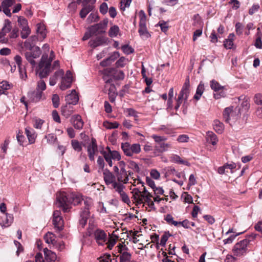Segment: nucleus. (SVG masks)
Here are the masks:
<instances>
[{
  "instance_id": "obj_1",
  "label": "nucleus",
  "mask_w": 262,
  "mask_h": 262,
  "mask_svg": "<svg viewBox=\"0 0 262 262\" xmlns=\"http://www.w3.org/2000/svg\"><path fill=\"white\" fill-rule=\"evenodd\" d=\"M83 199L80 194L71 193L67 194L64 192H60L57 193L56 204L62 208L64 212H68L70 210V205H77L81 203Z\"/></svg>"
},
{
  "instance_id": "obj_2",
  "label": "nucleus",
  "mask_w": 262,
  "mask_h": 262,
  "mask_svg": "<svg viewBox=\"0 0 262 262\" xmlns=\"http://www.w3.org/2000/svg\"><path fill=\"white\" fill-rule=\"evenodd\" d=\"M54 55L53 51H51L50 57L47 53H44L41 56L40 62L36 69V74L40 79L47 77L51 72V62L53 61Z\"/></svg>"
},
{
  "instance_id": "obj_3",
  "label": "nucleus",
  "mask_w": 262,
  "mask_h": 262,
  "mask_svg": "<svg viewBox=\"0 0 262 262\" xmlns=\"http://www.w3.org/2000/svg\"><path fill=\"white\" fill-rule=\"evenodd\" d=\"M19 30L17 27L12 28L11 22L8 19L4 20V25L0 32V41L7 43L9 39L18 36Z\"/></svg>"
},
{
  "instance_id": "obj_4",
  "label": "nucleus",
  "mask_w": 262,
  "mask_h": 262,
  "mask_svg": "<svg viewBox=\"0 0 262 262\" xmlns=\"http://www.w3.org/2000/svg\"><path fill=\"white\" fill-rule=\"evenodd\" d=\"M151 137L156 142L154 146V156H158L160 155V154L167 151L168 149L171 148L170 144L165 143V141L167 140V138L165 136H158L154 134L151 136Z\"/></svg>"
},
{
  "instance_id": "obj_5",
  "label": "nucleus",
  "mask_w": 262,
  "mask_h": 262,
  "mask_svg": "<svg viewBox=\"0 0 262 262\" xmlns=\"http://www.w3.org/2000/svg\"><path fill=\"white\" fill-rule=\"evenodd\" d=\"M82 201L83 202L84 206L80 212L79 224L83 228L86 224L87 220L90 216V210L93 203L92 199L90 198H83Z\"/></svg>"
},
{
  "instance_id": "obj_6",
  "label": "nucleus",
  "mask_w": 262,
  "mask_h": 262,
  "mask_svg": "<svg viewBox=\"0 0 262 262\" xmlns=\"http://www.w3.org/2000/svg\"><path fill=\"white\" fill-rule=\"evenodd\" d=\"M103 179L105 184L111 189H115L122 184L116 180V176L110 170L105 169L103 173Z\"/></svg>"
},
{
  "instance_id": "obj_7",
  "label": "nucleus",
  "mask_w": 262,
  "mask_h": 262,
  "mask_svg": "<svg viewBox=\"0 0 262 262\" xmlns=\"http://www.w3.org/2000/svg\"><path fill=\"white\" fill-rule=\"evenodd\" d=\"M123 244H119L116 247L118 253L116 257L119 258V262H130L132 255L128 252V247Z\"/></svg>"
},
{
  "instance_id": "obj_8",
  "label": "nucleus",
  "mask_w": 262,
  "mask_h": 262,
  "mask_svg": "<svg viewBox=\"0 0 262 262\" xmlns=\"http://www.w3.org/2000/svg\"><path fill=\"white\" fill-rule=\"evenodd\" d=\"M139 15L140 16L139 28L138 32L139 35L143 38H148L150 36V34L148 31L146 27V16L143 10H141Z\"/></svg>"
},
{
  "instance_id": "obj_9",
  "label": "nucleus",
  "mask_w": 262,
  "mask_h": 262,
  "mask_svg": "<svg viewBox=\"0 0 262 262\" xmlns=\"http://www.w3.org/2000/svg\"><path fill=\"white\" fill-rule=\"evenodd\" d=\"M121 148L124 154L128 157H132L134 154H138L141 151L140 145L138 143L130 144L128 142L122 143Z\"/></svg>"
},
{
  "instance_id": "obj_10",
  "label": "nucleus",
  "mask_w": 262,
  "mask_h": 262,
  "mask_svg": "<svg viewBox=\"0 0 262 262\" xmlns=\"http://www.w3.org/2000/svg\"><path fill=\"white\" fill-rule=\"evenodd\" d=\"M119 167L120 171L117 173L116 177L118 182H120L123 185L128 183L129 178L127 174L126 164L123 161L119 162Z\"/></svg>"
},
{
  "instance_id": "obj_11",
  "label": "nucleus",
  "mask_w": 262,
  "mask_h": 262,
  "mask_svg": "<svg viewBox=\"0 0 262 262\" xmlns=\"http://www.w3.org/2000/svg\"><path fill=\"white\" fill-rule=\"evenodd\" d=\"M189 78L188 76L186 79V81L183 85L182 90L180 92L177 100V104L174 107L176 110H178L180 107L181 103H182L183 99L184 98L185 99L187 98L188 94L189 93Z\"/></svg>"
},
{
  "instance_id": "obj_12",
  "label": "nucleus",
  "mask_w": 262,
  "mask_h": 262,
  "mask_svg": "<svg viewBox=\"0 0 262 262\" xmlns=\"http://www.w3.org/2000/svg\"><path fill=\"white\" fill-rule=\"evenodd\" d=\"M108 23V19L105 18L99 23L89 27L88 30L93 35L103 34L105 32Z\"/></svg>"
},
{
  "instance_id": "obj_13",
  "label": "nucleus",
  "mask_w": 262,
  "mask_h": 262,
  "mask_svg": "<svg viewBox=\"0 0 262 262\" xmlns=\"http://www.w3.org/2000/svg\"><path fill=\"white\" fill-rule=\"evenodd\" d=\"M88 233L89 236L93 234L96 243L99 245H103L107 241L106 233L101 229H96L93 233L92 230L89 228Z\"/></svg>"
},
{
  "instance_id": "obj_14",
  "label": "nucleus",
  "mask_w": 262,
  "mask_h": 262,
  "mask_svg": "<svg viewBox=\"0 0 262 262\" xmlns=\"http://www.w3.org/2000/svg\"><path fill=\"white\" fill-rule=\"evenodd\" d=\"M249 242L248 239H245L236 243L232 250L234 255L240 256L245 254L247 250V247Z\"/></svg>"
},
{
  "instance_id": "obj_15",
  "label": "nucleus",
  "mask_w": 262,
  "mask_h": 262,
  "mask_svg": "<svg viewBox=\"0 0 262 262\" xmlns=\"http://www.w3.org/2000/svg\"><path fill=\"white\" fill-rule=\"evenodd\" d=\"M41 53L40 49L37 46H35L33 50L30 51L26 52L25 54L26 59L32 66L36 65V62L34 59L38 58Z\"/></svg>"
},
{
  "instance_id": "obj_16",
  "label": "nucleus",
  "mask_w": 262,
  "mask_h": 262,
  "mask_svg": "<svg viewBox=\"0 0 262 262\" xmlns=\"http://www.w3.org/2000/svg\"><path fill=\"white\" fill-rule=\"evenodd\" d=\"M17 21L19 27L21 29V37L23 39L27 38L31 33V30L28 25V20L23 16H19Z\"/></svg>"
},
{
  "instance_id": "obj_17",
  "label": "nucleus",
  "mask_w": 262,
  "mask_h": 262,
  "mask_svg": "<svg viewBox=\"0 0 262 262\" xmlns=\"http://www.w3.org/2000/svg\"><path fill=\"white\" fill-rule=\"evenodd\" d=\"M103 74L105 76H112L117 80H123L125 76L123 71L118 70L115 68H109L104 69Z\"/></svg>"
},
{
  "instance_id": "obj_18",
  "label": "nucleus",
  "mask_w": 262,
  "mask_h": 262,
  "mask_svg": "<svg viewBox=\"0 0 262 262\" xmlns=\"http://www.w3.org/2000/svg\"><path fill=\"white\" fill-rule=\"evenodd\" d=\"M210 86L212 90L215 91L214 97L216 99L224 97L225 96V93L222 90L224 87L221 86L217 81L212 80L210 82Z\"/></svg>"
},
{
  "instance_id": "obj_19",
  "label": "nucleus",
  "mask_w": 262,
  "mask_h": 262,
  "mask_svg": "<svg viewBox=\"0 0 262 262\" xmlns=\"http://www.w3.org/2000/svg\"><path fill=\"white\" fill-rule=\"evenodd\" d=\"M73 81L72 73L70 70L67 71L66 75L62 78L60 89L62 90L70 88Z\"/></svg>"
},
{
  "instance_id": "obj_20",
  "label": "nucleus",
  "mask_w": 262,
  "mask_h": 262,
  "mask_svg": "<svg viewBox=\"0 0 262 262\" xmlns=\"http://www.w3.org/2000/svg\"><path fill=\"white\" fill-rule=\"evenodd\" d=\"M42 95L43 92L40 91L36 90L29 92L28 93L29 101L31 102H38L42 99Z\"/></svg>"
},
{
  "instance_id": "obj_21",
  "label": "nucleus",
  "mask_w": 262,
  "mask_h": 262,
  "mask_svg": "<svg viewBox=\"0 0 262 262\" xmlns=\"http://www.w3.org/2000/svg\"><path fill=\"white\" fill-rule=\"evenodd\" d=\"M98 150L97 145L95 139L92 138L91 143L88 146V152L91 161L94 160V155Z\"/></svg>"
},
{
  "instance_id": "obj_22",
  "label": "nucleus",
  "mask_w": 262,
  "mask_h": 262,
  "mask_svg": "<svg viewBox=\"0 0 262 262\" xmlns=\"http://www.w3.org/2000/svg\"><path fill=\"white\" fill-rule=\"evenodd\" d=\"M125 188V186L124 185L121 184L120 186L115 189V190L120 194L122 201L129 205V204L130 203V201L127 194L123 191L124 189Z\"/></svg>"
},
{
  "instance_id": "obj_23",
  "label": "nucleus",
  "mask_w": 262,
  "mask_h": 262,
  "mask_svg": "<svg viewBox=\"0 0 262 262\" xmlns=\"http://www.w3.org/2000/svg\"><path fill=\"white\" fill-rule=\"evenodd\" d=\"M107 40V38L104 36H98L95 39L91 40L89 43L91 47L96 48L106 43Z\"/></svg>"
},
{
  "instance_id": "obj_24",
  "label": "nucleus",
  "mask_w": 262,
  "mask_h": 262,
  "mask_svg": "<svg viewBox=\"0 0 262 262\" xmlns=\"http://www.w3.org/2000/svg\"><path fill=\"white\" fill-rule=\"evenodd\" d=\"M66 100L68 104L75 105L79 100V97L75 90H72L71 94L66 96Z\"/></svg>"
},
{
  "instance_id": "obj_25",
  "label": "nucleus",
  "mask_w": 262,
  "mask_h": 262,
  "mask_svg": "<svg viewBox=\"0 0 262 262\" xmlns=\"http://www.w3.org/2000/svg\"><path fill=\"white\" fill-rule=\"evenodd\" d=\"M71 122L73 124L75 128L80 129L83 126V122L82 121L80 115H75L71 117Z\"/></svg>"
},
{
  "instance_id": "obj_26",
  "label": "nucleus",
  "mask_w": 262,
  "mask_h": 262,
  "mask_svg": "<svg viewBox=\"0 0 262 262\" xmlns=\"http://www.w3.org/2000/svg\"><path fill=\"white\" fill-rule=\"evenodd\" d=\"M38 40V37L36 35H32L24 42L25 47L29 50H32L34 48V44Z\"/></svg>"
},
{
  "instance_id": "obj_27",
  "label": "nucleus",
  "mask_w": 262,
  "mask_h": 262,
  "mask_svg": "<svg viewBox=\"0 0 262 262\" xmlns=\"http://www.w3.org/2000/svg\"><path fill=\"white\" fill-rule=\"evenodd\" d=\"M61 114L66 118L69 117L73 113V107L70 104H67L64 106L61 107Z\"/></svg>"
},
{
  "instance_id": "obj_28",
  "label": "nucleus",
  "mask_w": 262,
  "mask_h": 262,
  "mask_svg": "<svg viewBox=\"0 0 262 262\" xmlns=\"http://www.w3.org/2000/svg\"><path fill=\"white\" fill-rule=\"evenodd\" d=\"M206 139L208 143H211L213 145H216L218 141L217 136L212 132H208L207 133Z\"/></svg>"
},
{
  "instance_id": "obj_29",
  "label": "nucleus",
  "mask_w": 262,
  "mask_h": 262,
  "mask_svg": "<svg viewBox=\"0 0 262 262\" xmlns=\"http://www.w3.org/2000/svg\"><path fill=\"white\" fill-rule=\"evenodd\" d=\"M45 258L49 262L54 261L56 259V254L55 253L48 250L47 248L43 250Z\"/></svg>"
},
{
  "instance_id": "obj_30",
  "label": "nucleus",
  "mask_w": 262,
  "mask_h": 262,
  "mask_svg": "<svg viewBox=\"0 0 262 262\" xmlns=\"http://www.w3.org/2000/svg\"><path fill=\"white\" fill-rule=\"evenodd\" d=\"M52 222L57 231L59 232L63 229V221L62 217L53 219Z\"/></svg>"
},
{
  "instance_id": "obj_31",
  "label": "nucleus",
  "mask_w": 262,
  "mask_h": 262,
  "mask_svg": "<svg viewBox=\"0 0 262 262\" xmlns=\"http://www.w3.org/2000/svg\"><path fill=\"white\" fill-rule=\"evenodd\" d=\"M133 193V198L137 204L143 203V200L140 198L141 191L139 188H135L132 192Z\"/></svg>"
},
{
  "instance_id": "obj_32",
  "label": "nucleus",
  "mask_w": 262,
  "mask_h": 262,
  "mask_svg": "<svg viewBox=\"0 0 262 262\" xmlns=\"http://www.w3.org/2000/svg\"><path fill=\"white\" fill-rule=\"evenodd\" d=\"M25 132L28 137L29 142L31 144L33 143L35 141V135L33 129L30 128H26Z\"/></svg>"
},
{
  "instance_id": "obj_33",
  "label": "nucleus",
  "mask_w": 262,
  "mask_h": 262,
  "mask_svg": "<svg viewBox=\"0 0 262 262\" xmlns=\"http://www.w3.org/2000/svg\"><path fill=\"white\" fill-rule=\"evenodd\" d=\"M213 128L215 132L219 134H221L224 129V125L223 123L218 120H215L213 122Z\"/></svg>"
},
{
  "instance_id": "obj_34",
  "label": "nucleus",
  "mask_w": 262,
  "mask_h": 262,
  "mask_svg": "<svg viewBox=\"0 0 262 262\" xmlns=\"http://www.w3.org/2000/svg\"><path fill=\"white\" fill-rule=\"evenodd\" d=\"M55 235L50 232H48L44 236V239L46 241V242L48 244H52V245H53L54 243H55Z\"/></svg>"
},
{
  "instance_id": "obj_35",
  "label": "nucleus",
  "mask_w": 262,
  "mask_h": 262,
  "mask_svg": "<svg viewBox=\"0 0 262 262\" xmlns=\"http://www.w3.org/2000/svg\"><path fill=\"white\" fill-rule=\"evenodd\" d=\"M36 32L40 35L41 39H43L46 37V29L41 24H38L37 26Z\"/></svg>"
},
{
  "instance_id": "obj_36",
  "label": "nucleus",
  "mask_w": 262,
  "mask_h": 262,
  "mask_svg": "<svg viewBox=\"0 0 262 262\" xmlns=\"http://www.w3.org/2000/svg\"><path fill=\"white\" fill-rule=\"evenodd\" d=\"M233 107H226L223 112V117L225 122H228L230 120V116L233 114Z\"/></svg>"
},
{
  "instance_id": "obj_37",
  "label": "nucleus",
  "mask_w": 262,
  "mask_h": 262,
  "mask_svg": "<svg viewBox=\"0 0 262 262\" xmlns=\"http://www.w3.org/2000/svg\"><path fill=\"white\" fill-rule=\"evenodd\" d=\"M119 28L117 25L111 27L108 31V35L111 37H114L117 36L119 32Z\"/></svg>"
},
{
  "instance_id": "obj_38",
  "label": "nucleus",
  "mask_w": 262,
  "mask_h": 262,
  "mask_svg": "<svg viewBox=\"0 0 262 262\" xmlns=\"http://www.w3.org/2000/svg\"><path fill=\"white\" fill-rule=\"evenodd\" d=\"M234 36L233 34H230L229 36V38L226 39V40L224 41V47L226 49H231L232 46L233 45V42L232 40V38Z\"/></svg>"
},
{
  "instance_id": "obj_39",
  "label": "nucleus",
  "mask_w": 262,
  "mask_h": 262,
  "mask_svg": "<svg viewBox=\"0 0 262 262\" xmlns=\"http://www.w3.org/2000/svg\"><path fill=\"white\" fill-rule=\"evenodd\" d=\"M126 168L132 169L137 172H139L140 171V168L138 165L133 161H129L128 162V164L126 165Z\"/></svg>"
},
{
  "instance_id": "obj_40",
  "label": "nucleus",
  "mask_w": 262,
  "mask_h": 262,
  "mask_svg": "<svg viewBox=\"0 0 262 262\" xmlns=\"http://www.w3.org/2000/svg\"><path fill=\"white\" fill-rule=\"evenodd\" d=\"M103 126L107 129L117 128L119 126V123L117 122H110L108 121H104Z\"/></svg>"
},
{
  "instance_id": "obj_41",
  "label": "nucleus",
  "mask_w": 262,
  "mask_h": 262,
  "mask_svg": "<svg viewBox=\"0 0 262 262\" xmlns=\"http://www.w3.org/2000/svg\"><path fill=\"white\" fill-rule=\"evenodd\" d=\"M258 31H260V28H257ZM257 35L258 37H257L255 43V46L258 49H262V41H261V33L260 32H258L257 33Z\"/></svg>"
},
{
  "instance_id": "obj_42",
  "label": "nucleus",
  "mask_w": 262,
  "mask_h": 262,
  "mask_svg": "<svg viewBox=\"0 0 262 262\" xmlns=\"http://www.w3.org/2000/svg\"><path fill=\"white\" fill-rule=\"evenodd\" d=\"M171 161L176 163H178L180 164H182L186 165H188L189 164V163L187 161L182 160L180 156L176 155H173L171 157Z\"/></svg>"
},
{
  "instance_id": "obj_43",
  "label": "nucleus",
  "mask_w": 262,
  "mask_h": 262,
  "mask_svg": "<svg viewBox=\"0 0 262 262\" xmlns=\"http://www.w3.org/2000/svg\"><path fill=\"white\" fill-rule=\"evenodd\" d=\"M109 149L110 156L113 158L114 160H117L118 161L121 159V156L119 152L116 150L111 151L108 147H107Z\"/></svg>"
},
{
  "instance_id": "obj_44",
  "label": "nucleus",
  "mask_w": 262,
  "mask_h": 262,
  "mask_svg": "<svg viewBox=\"0 0 262 262\" xmlns=\"http://www.w3.org/2000/svg\"><path fill=\"white\" fill-rule=\"evenodd\" d=\"M100 262H117L116 259H111V256L110 254H105L100 257Z\"/></svg>"
},
{
  "instance_id": "obj_45",
  "label": "nucleus",
  "mask_w": 262,
  "mask_h": 262,
  "mask_svg": "<svg viewBox=\"0 0 262 262\" xmlns=\"http://www.w3.org/2000/svg\"><path fill=\"white\" fill-rule=\"evenodd\" d=\"M123 52L126 55H129L134 52V50L128 45H124L121 47Z\"/></svg>"
},
{
  "instance_id": "obj_46",
  "label": "nucleus",
  "mask_w": 262,
  "mask_h": 262,
  "mask_svg": "<svg viewBox=\"0 0 262 262\" xmlns=\"http://www.w3.org/2000/svg\"><path fill=\"white\" fill-rule=\"evenodd\" d=\"M6 221L3 223V225L5 227H8L13 221V216L11 214L6 213Z\"/></svg>"
},
{
  "instance_id": "obj_47",
  "label": "nucleus",
  "mask_w": 262,
  "mask_h": 262,
  "mask_svg": "<svg viewBox=\"0 0 262 262\" xmlns=\"http://www.w3.org/2000/svg\"><path fill=\"white\" fill-rule=\"evenodd\" d=\"M58 250L62 251L65 248V244L63 241H55V243L53 245Z\"/></svg>"
},
{
  "instance_id": "obj_48",
  "label": "nucleus",
  "mask_w": 262,
  "mask_h": 262,
  "mask_svg": "<svg viewBox=\"0 0 262 262\" xmlns=\"http://www.w3.org/2000/svg\"><path fill=\"white\" fill-rule=\"evenodd\" d=\"M99 17L97 13H91L88 16L87 20L89 23L97 22Z\"/></svg>"
},
{
  "instance_id": "obj_49",
  "label": "nucleus",
  "mask_w": 262,
  "mask_h": 262,
  "mask_svg": "<svg viewBox=\"0 0 262 262\" xmlns=\"http://www.w3.org/2000/svg\"><path fill=\"white\" fill-rule=\"evenodd\" d=\"M53 106L57 108L59 105V97L57 94H53L52 97Z\"/></svg>"
},
{
  "instance_id": "obj_50",
  "label": "nucleus",
  "mask_w": 262,
  "mask_h": 262,
  "mask_svg": "<svg viewBox=\"0 0 262 262\" xmlns=\"http://www.w3.org/2000/svg\"><path fill=\"white\" fill-rule=\"evenodd\" d=\"M159 26L161 28V30L163 32H166L168 29V26L167 25V24L166 21L164 20H160L158 23V24L156 25Z\"/></svg>"
},
{
  "instance_id": "obj_51",
  "label": "nucleus",
  "mask_w": 262,
  "mask_h": 262,
  "mask_svg": "<svg viewBox=\"0 0 262 262\" xmlns=\"http://www.w3.org/2000/svg\"><path fill=\"white\" fill-rule=\"evenodd\" d=\"M72 146L73 149L77 151H80L82 150V147L79 142L77 140L72 141Z\"/></svg>"
},
{
  "instance_id": "obj_52",
  "label": "nucleus",
  "mask_w": 262,
  "mask_h": 262,
  "mask_svg": "<svg viewBox=\"0 0 262 262\" xmlns=\"http://www.w3.org/2000/svg\"><path fill=\"white\" fill-rule=\"evenodd\" d=\"M46 89V84L43 80H40L37 82L36 90L40 91L42 92Z\"/></svg>"
},
{
  "instance_id": "obj_53",
  "label": "nucleus",
  "mask_w": 262,
  "mask_h": 262,
  "mask_svg": "<svg viewBox=\"0 0 262 262\" xmlns=\"http://www.w3.org/2000/svg\"><path fill=\"white\" fill-rule=\"evenodd\" d=\"M15 3V0H4L2 2V8H9Z\"/></svg>"
},
{
  "instance_id": "obj_54",
  "label": "nucleus",
  "mask_w": 262,
  "mask_h": 262,
  "mask_svg": "<svg viewBox=\"0 0 262 262\" xmlns=\"http://www.w3.org/2000/svg\"><path fill=\"white\" fill-rule=\"evenodd\" d=\"M126 59L124 57H121L116 62V68H123L124 67L125 63V62Z\"/></svg>"
},
{
  "instance_id": "obj_55",
  "label": "nucleus",
  "mask_w": 262,
  "mask_h": 262,
  "mask_svg": "<svg viewBox=\"0 0 262 262\" xmlns=\"http://www.w3.org/2000/svg\"><path fill=\"white\" fill-rule=\"evenodd\" d=\"M244 26L241 23H237L235 24V30L237 35H241L243 34Z\"/></svg>"
},
{
  "instance_id": "obj_56",
  "label": "nucleus",
  "mask_w": 262,
  "mask_h": 262,
  "mask_svg": "<svg viewBox=\"0 0 262 262\" xmlns=\"http://www.w3.org/2000/svg\"><path fill=\"white\" fill-rule=\"evenodd\" d=\"M170 235L169 234H167L166 232H165L161 237L160 243V244L163 246L164 247L166 245V242L168 240V236H169Z\"/></svg>"
},
{
  "instance_id": "obj_57",
  "label": "nucleus",
  "mask_w": 262,
  "mask_h": 262,
  "mask_svg": "<svg viewBox=\"0 0 262 262\" xmlns=\"http://www.w3.org/2000/svg\"><path fill=\"white\" fill-rule=\"evenodd\" d=\"M117 239H115L113 237H110L107 242H105L106 244H107V247L109 249H112L116 243Z\"/></svg>"
},
{
  "instance_id": "obj_58",
  "label": "nucleus",
  "mask_w": 262,
  "mask_h": 262,
  "mask_svg": "<svg viewBox=\"0 0 262 262\" xmlns=\"http://www.w3.org/2000/svg\"><path fill=\"white\" fill-rule=\"evenodd\" d=\"M103 155L105 161L108 163L110 166H112L113 163L112 159H113V158L110 156V154L106 151H104L103 152Z\"/></svg>"
},
{
  "instance_id": "obj_59",
  "label": "nucleus",
  "mask_w": 262,
  "mask_h": 262,
  "mask_svg": "<svg viewBox=\"0 0 262 262\" xmlns=\"http://www.w3.org/2000/svg\"><path fill=\"white\" fill-rule=\"evenodd\" d=\"M100 12L102 14H105L108 10V6L106 3H103L100 6Z\"/></svg>"
},
{
  "instance_id": "obj_60",
  "label": "nucleus",
  "mask_w": 262,
  "mask_h": 262,
  "mask_svg": "<svg viewBox=\"0 0 262 262\" xmlns=\"http://www.w3.org/2000/svg\"><path fill=\"white\" fill-rule=\"evenodd\" d=\"M260 8L258 4H254L249 10L250 15H253L254 13L258 11Z\"/></svg>"
},
{
  "instance_id": "obj_61",
  "label": "nucleus",
  "mask_w": 262,
  "mask_h": 262,
  "mask_svg": "<svg viewBox=\"0 0 262 262\" xmlns=\"http://www.w3.org/2000/svg\"><path fill=\"white\" fill-rule=\"evenodd\" d=\"M189 137L186 135H181L179 136L177 139V141L179 142L184 143L188 142Z\"/></svg>"
},
{
  "instance_id": "obj_62",
  "label": "nucleus",
  "mask_w": 262,
  "mask_h": 262,
  "mask_svg": "<svg viewBox=\"0 0 262 262\" xmlns=\"http://www.w3.org/2000/svg\"><path fill=\"white\" fill-rule=\"evenodd\" d=\"M254 102L257 105L262 104V95L260 94H257L254 97Z\"/></svg>"
},
{
  "instance_id": "obj_63",
  "label": "nucleus",
  "mask_w": 262,
  "mask_h": 262,
  "mask_svg": "<svg viewBox=\"0 0 262 262\" xmlns=\"http://www.w3.org/2000/svg\"><path fill=\"white\" fill-rule=\"evenodd\" d=\"M150 174L153 179L156 180L159 179L160 177V173L156 169H151Z\"/></svg>"
},
{
  "instance_id": "obj_64",
  "label": "nucleus",
  "mask_w": 262,
  "mask_h": 262,
  "mask_svg": "<svg viewBox=\"0 0 262 262\" xmlns=\"http://www.w3.org/2000/svg\"><path fill=\"white\" fill-rule=\"evenodd\" d=\"M43 122V120L40 119H36L35 120L34 127L37 129H40Z\"/></svg>"
}]
</instances>
